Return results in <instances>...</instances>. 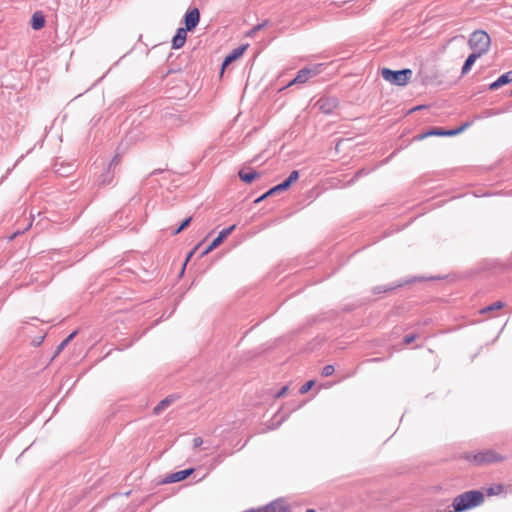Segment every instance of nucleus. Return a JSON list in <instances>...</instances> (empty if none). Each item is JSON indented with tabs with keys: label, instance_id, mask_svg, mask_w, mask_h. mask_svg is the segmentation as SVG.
I'll list each match as a JSON object with an SVG mask.
<instances>
[{
	"label": "nucleus",
	"instance_id": "obj_5",
	"mask_svg": "<svg viewBox=\"0 0 512 512\" xmlns=\"http://www.w3.org/2000/svg\"><path fill=\"white\" fill-rule=\"evenodd\" d=\"M467 125H463L457 129H453V130H444V129H441V128H434L430 131H427L425 133H422L420 135H417L415 137V139L417 141H422L424 139H426L427 137H430V136H455L459 133H461L462 131H464V129L466 128Z\"/></svg>",
	"mask_w": 512,
	"mask_h": 512
},
{
	"label": "nucleus",
	"instance_id": "obj_10",
	"mask_svg": "<svg viewBox=\"0 0 512 512\" xmlns=\"http://www.w3.org/2000/svg\"><path fill=\"white\" fill-rule=\"evenodd\" d=\"M200 13L197 8H193L185 15V28L186 31L193 30L199 23Z\"/></svg>",
	"mask_w": 512,
	"mask_h": 512
},
{
	"label": "nucleus",
	"instance_id": "obj_7",
	"mask_svg": "<svg viewBox=\"0 0 512 512\" xmlns=\"http://www.w3.org/2000/svg\"><path fill=\"white\" fill-rule=\"evenodd\" d=\"M299 179V172L297 170H294L290 173V175L288 176V178L278 184L277 186L273 187L272 189H270L268 192H266L263 196L259 197L256 202H259L261 201L262 199L266 198L267 196L269 195H272L273 193H275L276 191H283V190H286L287 188L290 187V185L292 183H295L297 180Z\"/></svg>",
	"mask_w": 512,
	"mask_h": 512
},
{
	"label": "nucleus",
	"instance_id": "obj_13",
	"mask_svg": "<svg viewBox=\"0 0 512 512\" xmlns=\"http://www.w3.org/2000/svg\"><path fill=\"white\" fill-rule=\"evenodd\" d=\"M512 82V70L501 75L496 81L490 84V90H497L498 88Z\"/></svg>",
	"mask_w": 512,
	"mask_h": 512
},
{
	"label": "nucleus",
	"instance_id": "obj_8",
	"mask_svg": "<svg viewBox=\"0 0 512 512\" xmlns=\"http://www.w3.org/2000/svg\"><path fill=\"white\" fill-rule=\"evenodd\" d=\"M318 73L319 66H315L314 68H303L297 73V76L287 84L286 87H290L294 84L306 83L312 76H315Z\"/></svg>",
	"mask_w": 512,
	"mask_h": 512
},
{
	"label": "nucleus",
	"instance_id": "obj_21",
	"mask_svg": "<svg viewBox=\"0 0 512 512\" xmlns=\"http://www.w3.org/2000/svg\"><path fill=\"white\" fill-rule=\"evenodd\" d=\"M314 385H315V381L314 380L307 381L304 385L301 386L300 393L301 394H306L308 391H310L312 389V387Z\"/></svg>",
	"mask_w": 512,
	"mask_h": 512
},
{
	"label": "nucleus",
	"instance_id": "obj_19",
	"mask_svg": "<svg viewBox=\"0 0 512 512\" xmlns=\"http://www.w3.org/2000/svg\"><path fill=\"white\" fill-rule=\"evenodd\" d=\"M171 403V400L169 398H165L163 399L160 403H158L154 409H153V413L155 415H158L160 414L166 407H168Z\"/></svg>",
	"mask_w": 512,
	"mask_h": 512
},
{
	"label": "nucleus",
	"instance_id": "obj_32",
	"mask_svg": "<svg viewBox=\"0 0 512 512\" xmlns=\"http://www.w3.org/2000/svg\"><path fill=\"white\" fill-rule=\"evenodd\" d=\"M17 234L18 233H14L12 236H10V240L14 239Z\"/></svg>",
	"mask_w": 512,
	"mask_h": 512
},
{
	"label": "nucleus",
	"instance_id": "obj_4",
	"mask_svg": "<svg viewBox=\"0 0 512 512\" xmlns=\"http://www.w3.org/2000/svg\"><path fill=\"white\" fill-rule=\"evenodd\" d=\"M412 74L413 72L411 69L393 71L389 68H384L381 71V75L385 81L398 86H405L408 84L411 80Z\"/></svg>",
	"mask_w": 512,
	"mask_h": 512
},
{
	"label": "nucleus",
	"instance_id": "obj_25",
	"mask_svg": "<svg viewBox=\"0 0 512 512\" xmlns=\"http://www.w3.org/2000/svg\"><path fill=\"white\" fill-rule=\"evenodd\" d=\"M120 162H121V157H120V155H115V156L112 158V160H111V162H110V165H109V166H110V167H115V166H117Z\"/></svg>",
	"mask_w": 512,
	"mask_h": 512
},
{
	"label": "nucleus",
	"instance_id": "obj_34",
	"mask_svg": "<svg viewBox=\"0 0 512 512\" xmlns=\"http://www.w3.org/2000/svg\"><path fill=\"white\" fill-rule=\"evenodd\" d=\"M511 95H512V90H511Z\"/></svg>",
	"mask_w": 512,
	"mask_h": 512
},
{
	"label": "nucleus",
	"instance_id": "obj_22",
	"mask_svg": "<svg viewBox=\"0 0 512 512\" xmlns=\"http://www.w3.org/2000/svg\"><path fill=\"white\" fill-rule=\"evenodd\" d=\"M76 332H73L71 333L57 348V351L56 353L59 354L63 349L64 347L73 339V337L75 336Z\"/></svg>",
	"mask_w": 512,
	"mask_h": 512
},
{
	"label": "nucleus",
	"instance_id": "obj_9",
	"mask_svg": "<svg viewBox=\"0 0 512 512\" xmlns=\"http://www.w3.org/2000/svg\"><path fill=\"white\" fill-rule=\"evenodd\" d=\"M235 229V225H232L226 229H223L219 235L210 243V245L202 252V256H205L207 255L208 253H210L212 250H214L215 248H217L222 242L223 240L228 237L231 232Z\"/></svg>",
	"mask_w": 512,
	"mask_h": 512
},
{
	"label": "nucleus",
	"instance_id": "obj_1",
	"mask_svg": "<svg viewBox=\"0 0 512 512\" xmlns=\"http://www.w3.org/2000/svg\"><path fill=\"white\" fill-rule=\"evenodd\" d=\"M484 502V494L478 490H470L456 496L452 507L454 512H463L481 505Z\"/></svg>",
	"mask_w": 512,
	"mask_h": 512
},
{
	"label": "nucleus",
	"instance_id": "obj_18",
	"mask_svg": "<svg viewBox=\"0 0 512 512\" xmlns=\"http://www.w3.org/2000/svg\"><path fill=\"white\" fill-rule=\"evenodd\" d=\"M505 307V303L502 302V301H496L494 303H492L491 305L487 306V307H484L482 308L479 313L480 314H486L488 312H491V311H494V310H499V309H502Z\"/></svg>",
	"mask_w": 512,
	"mask_h": 512
},
{
	"label": "nucleus",
	"instance_id": "obj_33",
	"mask_svg": "<svg viewBox=\"0 0 512 512\" xmlns=\"http://www.w3.org/2000/svg\"><path fill=\"white\" fill-rule=\"evenodd\" d=\"M306 512H316L314 509H307Z\"/></svg>",
	"mask_w": 512,
	"mask_h": 512
},
{
	"label": "nucleus",
	"instance_id": "obj_30",
	"mask_svg": "<svg viewBox=\"0 0 512 512\" xmlns=\"http://www.w3.org/2000/svg\"><path fill=\"white\" fill-rule=\"evenodd\" d=\"M263 26H264L263 24H259V25L255 26V27L252 29V31H250V32H249V34H248V35H252L255 31L261 30V29L263 28Z\"/></svg>",
	"mask_w": 512,
	"mask_h": 512
},
{
	"label": "nucleus",
	"instance_id": "obj_31",
	"mask_svg": "<svg viewBox=\"0 0 512 512\" xmlns=\"http://www.w3.org/2000/svg\"><path fill=\"white\" fill-rule=\"evenodd\" d=\"M197 250V247H195L187 256L186 258V261H185V264L190 260V258L192 257V255L194 254V252Z\"/></svg>",
	"mask_w": 512,
	"mask_h": 512
},
{
	"label": "nucleus",
	"instance_id": "obj_6",
	"mask_svg": "<svg viewBox=\"0 0 512 512\" xmlns=\"http://www.w3.org/2000/svg\"><path fill=\"white\" fill-rule=\"evenodd\" d=\"M246 512H289V506L284 500L277 499L265 506L258 507L256 509H250Z\"/></svg>",
	"mask_w": 512,
	"mask_h": 512
},
{
	"label": "nucleus",
	"instance_id": "obj_16",
	"mask_svg": "<svg viewBox=\"0 0 512 512\" xmlns=\"http://www.w3.org/2000/svg\"><path fill=\"white\" fill-rule=\"evenodd\" d=\"M239 177L245 183H252L256 178L259 177V174L253 170H241L239 172Z\"/></svg>",
	"mask_w": 512,
	"mask_h": 512
},
{
	"label": "nucleus",
	"instance_id": "obj_12",
	"mask_svg": "<svg viewBox=\"0 0 512 512\" xmlns=\"http://www.w3.org/2000/svg\"><path fill=\"white\" fill-rule=\"evenodd\" d=\"M187 31L184 28H179L176 35L172 39V47L174 49H180L186 42Z\"/></svg>",
	"mask_w": 512,
	"mask_h": 512
},
{
	"label": "nucleus",
	"instance_id": "obj_14",
	"mask_svg": "<svg viewBox=\"0 0 512 512\" xmlns=\"http://www.w3.org/2000/svg\"><path fill=\"white\" fill-rule=\"evenodd\" d=\"M45 25V18L42 13L35 12L32 15L31 26L34 30H40Z\"/></svg>",
	"mask_w": 512,
	"mask_h": 512
},
{
	"label": "nucleus",
	"instance_id": "obj_29",
	"mask_svg": "<svg viewBox=\"0 0 512 512\" xmlns=\"http://www.w3.org/2000/svg\"><path fill=\"white\" fill-rule=\"evenodd\" d=\"M288 390L287 386L282 387V389L276 394V398H280L286 394Z\"/></svg>",
	"mask_w": 512,
	"mask_h": 512
},
{
	"label": "nucleus",
	"instance_id": "obj_26",
	"mask_svg": "<svg viewBox=\"0 0 512 512\" xmlns=\"http://www.w3.org/2000/svg\"><path fill=\"white\" fill-rule=\"evenodd\" d=\"M192 444L194 448H198L203 444V440L200 437H196L193 439Z\"/></svg>",
	"mask_w": 512,
	"mask_h": 512
},
{
	"label": "nucleus",
	"instance_id": "obj_2",
	"mask_svg": "<svg viewBox=\"0 0 512 512\" xmlns=\"http://www.w3.org/2000/svg\"><path fill=\"white\" fill-rule=\"evenodd\" d=\"M464 458L475 465H486L501 462L504 457L492 449L478 451L475 453H466Z\"/></svg>",
	"mask_w": 512,
	"mask_h": 512
},
{
	"label": "nucleus",
	"instance_id": "obj_23",
	"mask_svg": "<svg viewBox=\"0 0 512 512\" xmlns=\"http://www.w3.org/2000/svg\"><path fill=\"white\" fill-rule=\"evenodd\" d=\"M192 218L188 217L185 220L182 221L181 225L176 229L174 232L175 235L179 234L181 231H183L185 228H187L191 222Z\"/></svg>",
	"mask_w": 512,
	"mask_h": 512
},
{
	"label": "nucleus",
	"instance_id": "obj_15",
	"mask_svg": "<svg viewBox=\"0 0 512 512\" xmlns=\"http://www.w3.org/2000/svg\"><path fill=\"white\" fill-rule=\"evenodd\" d=\"M193 471L194 470L192 468H190V469L175 472L172 475H170V477H169L170 482L182 481V480L186 479L188 476H190L193 473Z\"/></svg>",
	"mask_w": 512,
	"mask_h": 512
},
{
	"label": "nucleus",
	"instance_id": "obj_27",
	"mask_svg": "<svg viewBox=\"0 0 512 512\" xmlns=\"http://www.w3.org/2000/svg\"><path fill=\"white\" fill-rule=\"evenodd\" d=\"M321 102H322L321 108H323L326 103H331L333 107L337 106V101L335 99H326Z\"/></svg>",
	"mask_w": 512,
	"mask_h": 512
},
{
	"label": "nucleus",
	"instance_id": "obj_17",
	"mask_svg": "<svg viewBox=\"0 0 512 512\" xmlns=\"http://www.w3.org/2000/svg\"><path fill=\"white\" fill-rule=\"evenodd\" d=\"M480 58V56L472 53L469 55V57L466 59L463 67H462V75H465L466 73H468L471 69V67L473 66V64L475 63V61Z\"/></svg>",
	"mask_w": 512,
	"mask_h": 512
},
{
	"label": "nucleus",
	"instance_id": "obj_3",
	"mask_svg": "<svg viewBox=\"0 0 512 512\" xmlns=\"http://www.w3.org/2000/svg\"><path fill=\"white\" fill-rule=\"evenodd\" d=\"M469 46L473 50L472 53L482 56L488 52L491 39L487 32L483 30L474 31L469 38Z\"/></svg>",
	"mask_w": 512,
	"mask_h": 512
},
{
	"label": "nucleus",
	"instance_id": "obj_20",
	"mask_svg": "<svg viewBox=\"0 0 512 512\" xmlns=\"http://www.w3.org/2000/svg\"><path fill=\"white\" fill-rule=\"evenodd\" d=\"M504 491V486L502 484H496L486 489V493L488 496L499 495Z\"/></svg>",
	"mask_w": 512,
	"mask_h": 512
},
{
	"label": "nucleus",
	"instance_id": "obj_24",
	"mask_svg": "<svg viewBox=\"0 0 512 512\" xmlns=\"http://www.w3.org/2000/svg\"><path fill=\"white\" fill-rule=\"evenodd\" d=\"M334 371H335V368L333 365H326L322 369V376L328 377V376L332 375L334 373Z\"/></svg>",
	"mask_w": 512,
	"mask_h": 512
},
{
	"label": "nucleus",
	"instance_id": "obj_11",
	"mask_svg": "<svg viewBox=\"0 0 512 512\" xmlns=\"http://www.w3.org/2000/svg\"><path fill=\"white\" fill-rule=\"evenodd\" d=\"M248 44H243L237 48H235L234 50H232L224 59L223 61V65H222V70L225 69L226 66H228L230 63L236 61L237 59H239L243 54L244 52L247 50L248 48Z\"/></svg>",
	"mask_w": 512,
	"mask_h": 512
},
{
	"label": "nucleus",
	"instance_id": "obj_28",
	"mask_svg": "<svg viewBox=\"0 0 512 512\" xmlns=\"http://www.w3.org/2000/svg\"><path fill=\"white\" fill-rule=\"evenodd\" d=\"M416 339V336L415 335H407L405 338H404V343L405 344H410L412 343L413 341H415Z\"/></svg>",
	"mask_w": 512,
	"mask_h": 512
}]
</instances>
